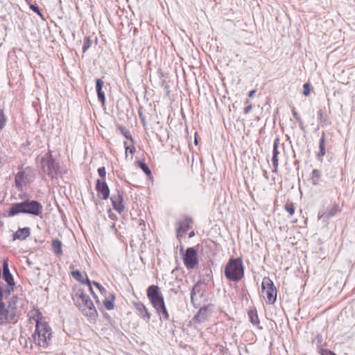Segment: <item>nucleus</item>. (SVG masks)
Instances as JSON below:
<instances>
[{
    "label": "nucleus",
    "instance_id": "nucleus-1",
    "mask_svg": "<svg viewBox=\"0 0 355 355\" xmlns=\"http://www.w3.org/2000/svg\"><path fill=\"white\" fill-rule=\"evenodd\" d=\"M36 322L35 332L32 335L34 343L42 347L47 348L52 339V329L49 324L42 320L41 313H39L37 318H33Z\"/></svg>",
    "mask_w": 355,
    "mask_h": 355
},
{
    "label": "nucleus",
    "instance_id": "nucleus-2",
    "mask_svg": "<svg viewBox=\"0 0 355 355\" xmlns=\"http://www.w3.org/2000/svg\"><path fill=\"white\" fill-rule=\"evenodd\" d=\"M43 207L37 200H26L21 202L12 204L8 211V216L12 217L18 214H28L39 216L42 214Z\"/></svg>",
    "mask_w": 355,
    "mask_h": 355
},
{
    "label": "nucleus",
    "instance_id": "nucleus-3",
    "mask_svg": "<svg viewBox=\"0 0 355 355\" xmlns=\"http://www.w3.org/2000/svg\"><path fill=\"white\" fill-rule=\"evenodd\" d=\"M225 277L232 282H239L244 276V266L241 258L230 259L225 268Z\"/></svg>",
    "mask_w": 355,
    "mask_h": 355
},
{
    "label": "nucleus",
    "instance_id": "nucleus-4",
    "mask_svg": "<svg viewBox=\"0 0 355 355\" xmlns=\"http://www.w3.org/2000/svg\"><path fill=\"white\" fill-rule=\"evenodd\" d=\"M74 301L80 311L87 316L94 318L96 315V310L89 296L83 292L76 294Z\"/></svg>",
    "mask_w": 355,
    "mask_h": 355
},
{
    "label": "nucleus",
    "instance_id": "nucleus-5",
    "mask_svg": "<svg viewBox=\"0 0 355 355\" xmlns=\"http://www.w3.org/2000/svg\"><path fill=\"white\" fill-rule=\"evenodd\" d=\"M42 168L44 173L47 174L51 178L53 179L60 173V166L51 158V155L44 157L41 160Z\"/></svg>",
    "mask_w": 355,
    "mask_h": 355
},
{
    "label": "nucleus",
    "instance_id": "nucleus-6",
    "mask_svg": "<svg viewBox=\"0 0 355 355\" xmlns=\"http://www.w3.org/2000/svg\"><path fill=\"white\" fill-rule=\"evenodd\" d=\"M261 294H266L267 302L270 304H274L277 300V290L272 281L269 277H264L261 284Z\"/></svg>",
    "mask_w": 355,
    "mask_h": 355
},
{
    "label": "nucleus",
    "instance_id": "nucleus-7",
    "mask_svg": "<svg viewBox=\"0 0 355 355\" xmlns=\"http://www.w3.org/2000/svg\"><path fill=\"white\" fill-rule=\"evenodd\" d=\"M146 295L154 309L164 303L163 295L157 286H150L147 288Z\"/></svg>",
    "mask_w": 355,
    "mask_h": 355
},
{
    "label": "nucleus",
    "instance_id": "nucleus-8",
    "mask_svg": "<svg viewBox=\"0 0 355 355\" xmlns=\"http://www.w3.org/2000/svg\"><path fill=\"white\" fill-rule=\"evenodd\" d=\"M205 289L200 283L196 284L191 292V302L194 307H199L205 301Z\"/></svg>",
    "mask_w": 355,
    "mask_h": 355
},
{
    "label": "nucleus",
    "instance_id": "nucleus-9",
    "mask_svg": "<svg viewBox=\"0 0 355 355\" xmlns=\"http://www.w3.org/2000/svg\"><path fill=\"white\" fill-rule=\"evenodd\" d=\"M184 263L187 269H193L198 264L197 250L188 248L183 254Z\"/></svg>",
    "mask_w": 355,
    "mask_h": 355
},
{
    "label": "nucleus",
    "instance_id": "nucleus-10",
    "mask_svg": "<svg viewBox=\"0 0 355 355\" xmlns=\"http://www.w3.org/2000/svg\"><path fill=\"white\" fill-rule=\"evenodd\" d=\"M110 199L113 208L121 214L125 208L122 192H121L119 190H116V194H113Z\"/></svg>",
    "mask_w": 355,
    "mask_h": 355
},
{
    "label": "nucleus",
    "instance_id": "nucleus-11",
    "mask_svg": "<svg viewBox=\"0 0 355 355\" xmlns=\"http://www.w3.org/2000/svg\"><path fill=\"white\" fill-rule=\"evenodd\" d=\"M18 301L19 299L17 296L13 295L6 304L7 308L10 311H12V313L15 314V318L17 319V321H18V319L21 314V309L17 305Z\"/></svg>",
    "mask_w": 355,
    "mask_h": 355
},
{
    "label": "nucleus",
    "instance_id": "nucleus-12",
    "mask_svg": "<svg viewBox=\"0 0 355 355\" xmlns=\"http://www.w3.org/2000/svg\"><path fill=\"white\" fill-rule=\"evenodd\" d=\"M96 189L99 196L107 200L110 196V189L104 180H97Z\"/></svg>",
    "mask_w": 355,
    "mask_h": 355
},
{
    "label": "nucleus",
    "instance_id": "nucleus-13",
    "mask_svg": "<svg viewBox=\"0 0 355 355\" xmlns=\"http://www.w3.org/2000/svg\"><path fill=\"white\" fill-rule=\"evenodd\" d=\"M191 220L189 218H185L182 220H180L177 223V236L178 238L182 237L185 235L187 230L190 228Z\"/></svg>",
    "mask_w": 355,
    "mask_h": 355
},
{
    "label": "nucleus",
    "instance_id": "nucleus-14",
    "mask_svg": "<svg viewBox=\"0 0 355 355\" xmlns=\"http://www.w3.org/2000/svg\"><path fill=\"white\" fill-rule=\"evenodd\" d=\"M135 308L138 312L139 315L148 322L150 319V313L148 312L146 306L141 302H135L133 303Z\"/></svg>",
    "mask_w": 355,
    "mask_h": 355
},
{
    "label": "nucleus",
    "instance_id": "nucleus-15",
    "mask_svg": "<svg viewBox=\"0 0 355 355\" xmlns=\"http://www.w3.org/2000/svg\"><path fill=\"white\" fill-rule=\"evenodd\" d=\"M3 279L4 281L8 284L10 286H15L14 279L12 277V274L10 272L8 267V262L7 259H3Z\"/></svg>",
    "mask_w": 355,
    "mask_h": 355
},
{
    "label": "nucleus",
    "instance_id": "nucleus-16",
    "mask_svg": "<svg viewBox=\"0 0 355 355\" xmlns=\"http://www.w3.org/2000/svg\"><path fill=\"white\" fill-rule=\"evenodd\" d=\"M15 185L19 189L21 190L23 186L30 182L28 175L26 171H19L15 175Z\"/></svg>",
    "mask_w": 355,
    "mask_h": 355
},
{
    "label": "nucleus",
    "instance_id": "nucleus-17",
    "mask_svg": "<svg viewBox=\"0 0 355 355\" xmlns=\"http://www.w3.org/2000/svg\"><path fill=\"white\" fill-rule=\"evenodd\" d=\"M2 318V325L8 324H15L17 322V319L15 318V314L12 313V311H10V310L7 308L6 304H5Z\"/></svg>",
    "mask_w": 355,
    "mask_h": 355
},
{
    "label": "nucleus",
    "instance_id": "nucleus-18",
    "mask_svg": "<svg viewBox=\"0 0 355 355\" xmlns=\"http://www.w3.org/2000/svg\"><path fill=\"white\" fill-rule=\"evenodd\" d=\"M279 144V139L277 137L275 139L273 142V149H272V162L274 167L273 172H277L278 168V155L279 154V151L278 150V147Z\"/></svg>",
    "mask_w": 355,
    "mask_h": 355
},
{
    "label": "nucleus",
    "instance_id": "nucleus-19",
    "mask_svg": "<svg viewBox=\"0 0 355 355\" xmlns=\"http://www.w3.org/2000/svg\"><path fill=\"white\" fill-rule=\"evenodd\" d=\"M210 306H204L201 307L198 311L197 314L193 317V320L197 322H202L208 317V309Z\"/></svg>",
    "mask_w": 355,
    "mask_h": 355
},
{
    "label": "nucleus",
    "instance_id": "nucleus-20",
    "mask_svg": "<svg viewBox=\"0 0 355 355\" xmlns=\"http://www.w3.org/2000/svg\"><path fill=\"white\" fill-rule=\"evenodd\" d=\"M31 230L29 227L19 228L14 234L13 239L24 240L30 236Z\"/></svg>",
    "mask_w": 355,
    "mask_h": 355
},
{
    "label": "nucleus",
    "instance_id": "nucleus-21",
    "mask_svg": "<svg viewBox=\"0 0 355 355\" xmlns=\"http://www.w3.org/2000/svg\"><path fill=\"white\" fill-rule=\"evenodd\" d=\"M103 86V81L101 79H97L96 80V89L97 92V96L99 101L103 104L105 103V96L104 92L102 90Z\"/></svg>",
    "mask_w": 355,
    "mask_h": 355
},
{
    "label": "nucleus",
    "instance_id": "nucleus-22",
    "mask_svg": "<svg viewBox=\"0 0 355 355\" xmlns=\"http://www.w3.org/2000/svg\"><path fill=\"white\" fill-rule=\"evenodd\" d=\"M157 313L160 316L161 320H168L169 319V314L165 306V303L157 306L155 309Z\"/></svg>",
    "mask_w": 355,
    "mask_h": 355
},
{
    "label": "nucleus",
    "instance_id": "nucleus-23",
    "mask_svg": "<svg viewBox=\"0 0 355 355\" xmlns=\"http://www.w3.org/2000/svg\"><path fill=\"white\" fill-rule=\"evenodd\" d=\"M324 140H325V132H322V136L320 137V142H319L320 152L318 155L319 160H322V157L323 156H324L325 153H326Z\"/></svg>",
    "mask_w": 355,
    "mask_h": 355
},
{
    "label": "nucleus",
    "instance_id": "nucleus-24",
    "mask_svg": "<svg viewBox=\"0 0 355 355\" xmlns=\"http://www.w3.org/2000/svg\"><path fill=\"white\" fill-rule=\"evenodd\" d=\"M52 249L54 253L60 257L62 254V243L58 239H55L52 241Z\"/></svg>",
    "mask_w": 355,
    "mask_h": 355
},
{
    "label": "nucleus",
    "instance_id": "nucleus-25",
    "mask_svg": "<svg viewBox=\"0 0 355 355\" xmlns=\"http://www.w3.org/2000/svg\"><path fill=\"white\" fill-rule=\"evenodd\" d=\"M110 299L105 298L103 300V304L106 309L107 310H112L114 309V300L115 299V297L113 294H110Z\"/></svg>",
    "mask_w": 355,
    "mask_h": 355
},
{
    "label": "nucleus",
    "instance_id": "nucleus-26",
    "mask_svg": "<svg viewBox=\"0 0 355 355\" xmlns=\"http://www.w3.org/2000/svg\"><path fill=\"white\" fill-rule=\"evenodd\" d=\"M3 300V291L1 286H0V325H2L3 322V311H4L5 302Z\"/></svg>",
    "mask_w": 355,
    "mask_h": 355
},
{
    "label": "nucleus",
    "instance_id": "nucleus-27",
    "mask_svg": "<svg viewBox=\"0 0 355 355\" xmlns=\"http://www.w3.org/2000/svg\"><path fill=\"white\" fill-rule=\"evenodd\" d=\"M321 177V173L318 169H313L312 171L311 182L313 184L317 185L319 184V181Z\"/></svg>",
    "mask_w": 355,
    "mask_h": 355
},
{
    "label": "nucleus",
    "instance_id": "nucleus-28",
    "mask_svg": "<svg viewBox=\"0 0 355 355\" xmlns=\"http://www.w3.org/2000/svg\"><path fill=\"white\" fill-rule=\"evenodd\" d=\"M248 315L250 320V322L254 325H258L259 324V320L256 311L250 310L248 312Z\"/></svg>",
    "mask_w": 355,
    "mask_h": 355
},
{
    "label": "nucleus",
    "instance_id": "nucleus-29",
    "mask_svg": "<svg viewBox=\"0 0 355 355\" xmlns=\"http://www.w3.org/2000/svg\"><path fill=\"white\" fill-rule=\"evenodd\" d=\"M72 277L77 281L84 284L85 278L82 275L81 272L79 270H75L71 272Z\"/></svg>",
    "mask_w": 355,
    "mask_h": 355
},
{
    "label": "nucleus",
    "instance_id": "nucleus-30",
    "mask_svg": "<svg viewBox=\"0 0 355 355\" xmlns=\"http://www.w3.org/2000/svg\"><path fill=\"white\" fill-rule=\"evenodd\" d=\"M139 166L141 168V169L147 175H150L151 174V171L148 166L146 165V164L144 162L142 161H138L137 162Z\"/></svg>",
    "mask_w": 355,
    "mask_h": 355
},
{
    "label": "nucleus",
    "instance_id": "nucleus-31",
    "mask_svg": "<svg viewBox=\"0 0 355 355\" xmlns=\"http://www.w3.org/2000/svg\"><path fill=\"white\" fill-rule=\"evenodd\" d=\"M284 209L289 213L290 216H293L295 213V207L292 202L286 203Z\"/></svg>",
    "mask_w": 355,
    "mask_h": 355
},
{
    "label": "nucleus",
    "instance_id": "nucleus-32",
    "mask_svg": "<svg viewBox=\"0 0 355 355\" xmlns=\"http://www.w3.org/2000/svg\"><path fill=\"white\" fill-rule=\"evenodd\" d=\"M124 146L125 148V154L127 155L128 151L129 150L130 153L133 155L136 152V149L134 146V142L131 143L130 146H128V143L125 141L124 142Z\"/></svg>",
    "mask_w": 355,
    "mask_h": 355
},
{
    "label": "nucleus",
    "instance_id": "nucleus-33",
    "mask_svg": "<svg viewBox=\"0 0 355 355\" xmlns=\"http://www.w3.org/2000/svg\"><path fill=\"white\" fill-rule=\"evenodd\" d=\"M324 110L322 109H320L318 112V119L322 125H324V123L326 121V117L324 116Z\"/></svg>",
    "mask_w": 355,
    "mask_h": 355
},
{
    "label": "nucleus",
    "instance_id": "nucleus-34",
    "mask_svg": "<svg viewBox=\"0 0 355 355\" xmlns=\"http://www.w3.org/2000/svg\"><path fill=\"white\" fill-rule=\"evenodd\" d=\"M121 133L123 135V136L128 139H130L131 143L133 141V139L130 133V132L126 130L125 128H120Z\"/></svg>",
    "mask_w": 355,
    "mask_h": 355
},
{
    "label": "nucleus",
    "instance_id": "nucleus-35",
    "mask_svg": "<svg viewBox=\"0 0 355 355\" xmlns=\"http://www.w3.org/2000/svg\"><path fill=\"white\" fill-rule=\"evenodd\" d=\"M92 41L89 40V37H85L83 42V52H85L91 46Z\"/></svg>",
    "mask_w": 355,
    "mask_h": 355
},
{
    "label": "nucleus",
    "instance_id": "nucleus-36",
    "mask_svg": "<svg viewBox=\"0 0 355 355\" xmlns=\"http://www.w3.org/2000/svg\"><path fill=\"white\" fill-rule=\"evenodd\" d=\"M6 123V117L3 112L0 110V130L3 129Z\"/></svg>",
    "mask_w": 355,
    "mask_h": 355
},
{
    "label": "nucleus",
    "instance_id": "nucleus-37",
    "mask_svg": "<svg viewBox=\"0 0 355 355\" xmlns=\"http://www.w3.org/2000/svg\"><path fill=\"white\" fill-rule=\"evenodd\" d=\"M93 284L99 290L101 294L106 295L107 291L102 285L96 282H94Z\"/></svg>",
    "mask_w": 355,
    "mask_h": 355
},
{
    "label": "nucleus",
    "instance_id": "nucleus-38",
    "mask_svg": "<svg viewBox=\"0 0 355 355\" xmlns=\"http://www.w3.org/2000/svg\"><path fill=\"white\" fill-rule=\"evenodd\" d=\"M304 91L303 94L305 96H308L310 94V84L309 83H305L303 86Z\"/></svg>",
    "mask_w": 355,
    "mask_h": 355
},
{
    "label": "nucleus",
    "instance_id": "nucleus-39",
    "mask_svg": "<svg viewBox=\"0 0 355 355\" xmlns=\"http://www.w3.org/2000/svg\"><path fill=\"white\" fill-rule=\"evenodd\" d=\"M30 8H31V9L33 11H34L35 12H36V13H37V14H38L40 17H42V13H41V12H40V8H39V7H38L37 6H36V5H31V6H30Z\"/></svg>",
    "mask_w": 355,
    "mask_h": 355
},
{
    "label": "nucleus",
    "instance_id": "nucleus-40",
    "mask_svg": "<svg viewBox=\"0 0 355 355\" xmlns=\"http://www.w3.org/2000/svg\"><path fill=\"white\" fill-rule=\"evenodd\" d=\"M98 173L100 177H101L102 178H104L105 177V175H106L105 168V167H100L98 169Z\"/></svg>",
    "mask_w": 355,
    "mask_h": 355
},
{
    "label": "nucleus",
    "instance_id": "nucleus-41",
    "mask_svg": "<svg viewBox=\"0 0 355 355\" xmlns=\"http://www.w3.org/2000/svg\"><path fill=\"white\" fill-rule=\"evenodd\" d=\"M246 105H247V106L244 108L245 114H248V113L250 112L252 110V103H250V101H246Z\"/></svg>",
    "mask_w": 355,
    "mask_h": 355
},
{
    "label": "nucleus",
    "instance_id": "nucleus-42",
    "mask_svg": "<svg viewBox=\"0 0 355 355\" xmlns=\"http://www.w3.org/2000/svg\"><path fill=\"white\" fill-rule=\"evenodd\" d=\"M322 355H336V354L330 350L323 349L322 352Z\"/></svg>",
    "mask_w": 355,
    "mask_h": 355
},
{
    "label": "nucleus",
    "instance_id": "nucleus-43",
    "mask_svg": "<svg viewBox=\"0 0 355 355\" xmlns=\"http://www.w3.org/2000/svg\"><path fill=\"white\" fill-rule=\"evenodd\" d=\"M293 116L295 117V119H296L297 121H300L301 118L300 116L298 115L297 112L295 111V109L293 110Z\"/></svg>",
    "mask_w": 355,
    "mask_h": 355
},
{
    "label": "nucleus",
    "instance_id": "nucleus-44",
    "mask_svg": "<svg viewBox=\"0 0 355 355\" xmlns=\"http://www.w3.org/2000/svg\"><path fill=\"white\" fill-rule=\"evenodd\" d=\"M86 280H87L86 283H87V284H88V286H89V291H91V293H92L93 295H94V292H93V290H92V286H91L90 282H89V280L87 279V277L86 278Z\"/></svg>",
    "mask_w": 355,
    "mask_h": 355
},
{
    "label": "nucleus",
    "instance_id": "nucleus-45",
    "mask_svg": "<svg viewBox=\"0 0 355 355\" xmlns=\"http://www.w3.org/2000/svg\"><path fill=\"white\" fill-rule=\"evenodd\" d=\"M14 291V288L13 286H11L10 288H6V293L8 295H10L11 293V292H13Z\"/></svg>",
    "mask_w": 355,
    "mask_h": 355
},
{
    "label": "nucleus",
    "instance_id": "nucleus-46",
    "mask_svg": "<svg viewBox=\"0 0 355 355\" xmlns=\"http://www.w3.org/2000/svg\"><path fill=\"white\" fill-rule=\"evenodd\" d=\"M255 92H256V90H254V89H253V90L250 91V92H249V94H248V96H249L250 98H252V97L254 96V94H255Z\"/></svg>",
    "mask_w": 355,
    "mask_h": 355
},
{
    "label": "nucleus",
    "instance_id": "nucleus-47",
    "mask_svg": "<svg viewBox=\"0 0 355 355\" xmlns=\"http://www.w3.org/2000/svg\"><path fill=\"white\" fill-rule=\"evenodd\" d=\"M297 122L299 123V125H300V128L302 130H303L304 129V122L302 121V119H300V121H297Z\"/></svg>",
    "mask_w": 355,
    "mask_h": 355
},
{
    "label": "nucleus",
    "instance_id": "nucleus-48",
    "mask_svg": "<svg viewBox=\"0 0 355 355\" xmlns=\"http://www.w3.org/2000/svg\"><path fill=\"white\" fill-rule=\"evenodd\" d=\"M110 229L112 231L116 232V227H115V224L113 223L111 226H110Z\"/></svg>",
    "mask_w": 355,
    "mask_h": 355
},
{
    "label": "nucleus",
    "instance_id": "nucleus-49",
    "mask_svg": "<svg viewBox=\"0 0 355 355\" xmlns=\"http://www.w3.org/2000/svg\"><path fill=\"white\" fill-rule=\"evenodd\" d=\"M110 217L112 220H114V219L116 218V215H115V214H110Z\"/></svg>",
    "mask_w": 355,
    "mask_h": 355
},
{
    "label": "nucleus",
    "instance_id": "nucleus-50",
    "mask_svg": "<svg viewBox=\"0 0 355 355\" xmlns=\"http://www.w3.org/2000/svg\"><path fill=\"white\" fill-rule=\"evenodd\" d=\"M194 235H195V233H194V232H193V231H192V232H191L189 233V238H191V237H193Z\"/></svg>",
    "mask_w": 355,
    "mask_h": 355
},
{
    "label": "nucleus",
    "instance_id": "nucleus-51",
    "mask_svg": "<svg viewBox=\"0 0 355 355\" xmlns=\"http://www.w3.org/2000/svg\"><path fill=\"white\" fill-rule=\"evenodd\" d=\"M336 211H333L331 210L330 212H329V215L331 216H333L335 214H336Z\"/></svg>",
    "mask_w": 355,
    "mask_h": 355
},
{
    "label": "nucleus",
    "instance_id": "nucleus-52",
    "mask_svg": "<svg viewBox=\"0 0 355 355\" xmlns=\"http://www.w3.org/2000/svg\"><path fill=\"white\" fill-rule=\"evenodd\" d=\"M140 117H141V121L143 123L144 125H145V121H144V119L141 116V115L140 114Z\"/></svg>",
    "mask_w": 355,
    "mask_h": 355
},
{
    "label": "nucleus",
    "instance_id": "nucleus-53",
    "mask_svg": "<svg viewBox=\"0 0 355 355\" xmlns=\"http://www.w3.org/2000/svg\"><path fill=\"white\" fill-rule=\"evenodd\" d=\"M180 252H181L182 254L183 253V248H182V247L180 248Z\"/></svg>",
    "mask_w": 355,
    "mask_h": 355
},
{
    "label": "nucleus",
    "instance_id": "nucleus-54",
    "mask_svg": "<svg viewBox=\"0 0 355 355\" xmlns=\"http://www.w3.org/2000/svg\"><path fill=\"white\" fill-rule=\"evenodd\" d=\"M195 144H198V141H197V139L196 138L195 139Z\"/></svg>",
    "mask_w": 355,
    "mask_h": 355
}]
</instances>
